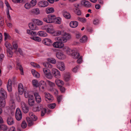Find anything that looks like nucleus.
I'll list each match as a JSON object with an SVG mask.
<instances>
[{"label":"nucleus","mask_w":131,"mask_h":131,"mask_svg":"<svg viewBox=\"0 0 131 131\" xmlns=\"http://www.w3.org/2000/svg\"><path fill=\"white\" fill-rule=\"evenodd\" d=\"M71 38L70 35L67 33H64L61 36L55 38V40L57 41L53 42V46L55 48L61 49L64 46V43L66 42Z\"/></svg>","instance_id":"nucleus-1"},{"label":"nucleus","mask_w":131,"mask_h":131,"mask_svg":"<svg viewBox=\"0 0 131 131\" xmlns=\"http://www.w3.org/2000/svg\"><path fill=\"white\" fill-rule=\"evenodd\" d=\"M15 117L16 119L18 121H20L22 118V114L19 108H17L16 111Z\"/></svg>","instance_id":"nucleus-2"},{"label":"nucleus","mask_w":131,"mask_h":131,"mask_svg":"<svg viewBox=\"0 0 131 131\" xmlns=\"http://www.w3.org/2000/svg\"><path fill=\"white\" fill-rule=\"evenodd\" d=\"M43 73L47 78L49 79H51L52 78V76L49 70H48L47 68H43Z\"/></svg>","instance_id":"nucleus-3"},{"label":"nucleus","mask_w":131,"mask_h":131,"mask_svg":"<svg viewBox=\"0 0 131 131\" xmlns=\"http://www.w3.org/2000/svg\"><path fill=\"white\" fill-rule=\"evenodd\" d=\"M51 73L56 78H60L61 75L59 71L57 69L53 68L52 69Z\"/></svg>","instance_id":"nucleus-4"},{"label":"nucleus","mask_w":131,"mask_h":131,"mask_svg":"<svg viewBox=\"0 0 131 131\" xmlns=\"http://www.w3.org/2000/svg\"><path fill=\"white\" fill-rule=\"evenodd\" d=\"M45 100L48 102H52L53 100V96L50 94L45 93Z\"/></svg>","instance_id":"nucleus-5"},{"label":"nucleus","mask_w":131,"mask_h":131,"mask_svg":"<svg viewBox=\"0 0 131 131\" xmlns=\"http://www.w3.org/2000/svg\"><path fill=\"white\" fill-rule=\"evenodd\" d=\"M38 86L39 90L41 91H43L46 86V82L43 80L41 81L39 83Z\"/></svg>","instance_id":"nucleus-6"},{"label":"nucleus","mask_w":131,"mask_h":131,"mask_svg":"<svg viewBox=\"0 0 131 131\" xmlns=\"http://www.w3.org/2000/svg\"><path fill=\"white\" fill-rule=\"evenodd\" d=\"M56 66L57 68L61 71H63L65 69L64 63L62 62H58Z\"/></svg>","instance_id":"nucleus-7"},{"label":"nucleus","mask_w":131,"mask_h":131,"mask_svg":"<svg viewBox=\"0 0 131 131\" xmlns=\"http://www.w3.org/2000/svg\"><path fill=\"white\" fill-rule=\"evenodd\" d=\"M28 103L29 105L32 106L35 104L34 99L32 95H29L28 97Z\"/></svg>","instance_id":"nucleus-8"},{"label":"nucleus","mask_w":131,"mask_h":131,"mask_svg":"<svg viewBox=\"0 0 131 131\" xmlns=\"http://www.w3.org/2000/svg\"><path fill=\"white\" fill-rule=\"evenodd\" d=\"M57 57L59 59L63 60L66 58V56L62 52H58L56 54Z\"/></svg>","instance_id":"nucleus-9"},{"label":"nucleus","mask_w":131,"mask_h":131,"mask_svg":"<svg viewBox=\"0 0 131 131\" xmlns=\"http://www.w3.org/2000/svg\"><path fill=\"white\" fill-rule=\"evenodd\" d=\"M49 4L48 2L45 1L43 0L39 1L38 3L39 6L41 7H44L47 6Z\"/></svg>","instance_id":"nucleus-10"},{"label":"nucleus","mask_w":131,"mask_h":131,"mask_svg":"<svg viewBox=\"0 0 131 131\" xmlns=\"http://www.w3.org/2000/svg\"><path fill=\"white\" fill-rule=\"evenodd\" d=\"M34 95L36 102L38 103L41 102V99L38 92H35L34 93Z\"/></svg>","instance_id":"nucleus-11"},{"label":"nucleus","mask_w":131,"mask_h":131,"mask_svg":"<svg viewBox=\"0 0 131 131\" xmlns=\"http://www.w3.org/2000/svg\"><path fill=\"white\" fill-rule=\"evenodd\" d=\"M24 87L22 84L20 83L18 85V90L19 94L21 95L23 93L24 91Z\"/></svg>","instance_id":"nucleus-12"},{"label":"nucleus","mask_w":131,"mask_h":131,"mask_svg":"<svg viewBox=\"0 0 131 131\" xmlns=\"http://www.w3.org/2000/svg\"><path fill=\"white\" fill-rule=\"evenodd\" d=\"M78 23L76 21H72L70 23V26L72 28H75L78 25Z\"/></svg>","instance_id":"nucleus-13"},{"label":"nucleus","mask_w":131,"mask_h":131,"mask_svg":"<svg viewBox=\"0 0 131 131\" xmlns=\"http://www.w3.org/2000/svg\"><path fill=\"white\" fill-rule=\"evenodd\" d=\"M28 25L30 28L32 30H36L38 29V28L37 26L34 25L32 23H29Z\"/></svg>","instance_id":"nucleus-14"},{"label":"nucleus","mask_w":131,"mask_h":131,"mask_svg":"<svg viewBox=\"0 0 131 131\" xmlns=\"http://www.w3.org/2000/svg\"><path fill=\"white\" fill-rule=\"evenodd\" d=\"M12 82L10 80H9L8 84L7 85V89L8 91L11 92L12 91Z\"/></svg>","instance_id":"nucleus-15"},{"label":"nucleus","mask_w":131,"mask_h":131,"mask_svg":"<svg viewBox=\"0 0 131 131\" xmlns=\"http://www.w3.org/2000/svg\"><path fill=\"white\" fill-rule=\"evenodd\" d=\"M32 21L34 23L38 25H41L43 24V22L42 21L37 19H33Z\"/></svg>","instance_id":"nucleus-16"},{"label":"nucleus","mask_w":131,"mask_h":131,"mask_svg":"<svg viewBox=\"0 0 131 131\" xmlns=\"http://www.w3.org/2000/svg\"><path fill=\"white\" fill-rule=\"evenodd\" d=\"M43 42L45 45L49 46L50 45L52 42L51 39L49 38H46L43 40Z\"/></svg>","instance_id":"nucleus-17"},{"label":"nucleus","mask_w":131,"mask_h":131,"mask_svg":"<svg viewBox=\"0 0 131 131\" xmlns=\"http://www.w3.org/2000/svg\"><path fill=\"white\" fill-rule=\"evenodd\" d=\"M81 3L82 5L86 7H90L91 6L90 2L85 0L82 1L81 2Z\"/></svg>","instance_id":"nucleus-18"},{"label":"nucleus","mask_w":131,"mask_h":131,"mask_svg":"<svg viewBox=\"0 0 131 131\" xmlns=\"http://www.w3.org/2000/svg\"><path fill=\"white\" fill-rule=\"evenodd\" d=\"M5 104L6 102L4 98L0 97V107H4L5 106Z\"/></svg>","instance_id":"nucleus-19"},{"label":"nucleus","mask_w":131,"mask_h":131,"mask_svg":"<svg viewBox=\"0 0 131 131\" xmlns=\"http://www.w3.org/2000/svg\"><path fill=\"white\" fill-rule=\"evenodd\" d=\"M7 124L9 125H12L14 123L13 118L11 117H9L7 118Z\"/></svg>","instance_id":"nucleus-20"},{"label":"nucleus","mask_w":131,"mask_h":131,"mask_svg":"<svg viewBox=\"0 0 131 131\" xmlns=\"http://www.w3.org/2000/svg\"><path fill=\"white\" fill-rule=\"evenodd\" d=\"M49 26L46 32L48 33L52 34L54 32V30L53 26L52 25L50 24V25H49Z\"/></svg>","instance_id":"nucleus-21"},{"label":"nucleus","mask_w":131,"mask_h":131,"mask_svg":"<svg viewBox=\"0 0 131 131\" xmlns=\"http://www.w3.org/2000/svg\"><path fill=\"white\" fill-rule=\"evenodd\" d=\"M55 82L57 85L59 87L62 86L64 84L63 81L59 79L56 80Z\"/></svg>","instance_id":"nucleus-22"},{"label":"nucleus","mask_w":131,"mask_h":131,"mask_svg":"<svg viewBox=\"0 0 131 131\" xmlns=\"http://www.w3.org/2000/svg\"><path fill=\"white\" fill-rule=\"evenodd\" d=\"M66 49V52L67 54L71 56L72 53L74 52V50H72L68 47H66L65 48Z\"/></svg>","instance_id":"nucleus-23"},{"label":"nucleus","mask_w":131,"mask_h":131,"mask_svg":"<svg viewBox=\"0 0 131 131\" xmlns=\"http://www.w3.org/2000/svg\"><path fill=\"white\" fill-rule=\"evenodd\" d=\"M26 119L28 126H31L33 125V120L29 117H27Z\"/></svg>","instance_id":"nucleus-24"},{"label":"nucleus","mask_w":131,"mask_h":131,"mask_svg":"<svg viewBox=\"0 0 131 131\" xmlns=\"http://www.w3.org/2000/svg\"><path fill=\"white\" fill-rule=\"evenodd\" d=\"M17 68L19 69L20 71L21 74L22 75H24V72L23 69L20 64L18 62H17Z\"/></svg>","instance_id":"nucleus-25"},{"label":"nucleus","mask_w":131,"mask_h":131,"mask_svg":"<svg viewBox=\"0 0 131 131\" xmlns=\"http://www.w3.org/2000/svg\"><path fill=\"white\" fill-rule=\"evenodd\" d=\"M54 11V9L53 7H48L46 9V12L47 14L53 13Z\"/></svg>","instance_id":"nucleus-26"},{"label":"nucleus","mask_w":131,"mask_h":131,"mask_svg":"<svg viewBox=\"0 0 131 131\" xmlns=\"http://www.w3.org/2000/svg\"><path fill=\"white\" fill-rule=\"evenodd\" d=\"M0 93L1 95L2 96L3 98L6 97L7 96L6 92V91L2 88L1 89Z\"/></svg>","instance_id":"nucleus-27"},{"label":"nucleus","mask_w":131,"mask_h":131,"mask_svg":"<svg viewBox=\"0 0 131 131\" xmlns=\"http://www.w3.org/2000/svg\"><path fill=\"white\" fill-rule=\"evenodd\" d=\"M31 73L34 76L37 78H39L40 77L39 74L37 71L34 69L31 70Z\"/></svg>","instance_id":"nucleus-28"},{"label":"nucleus","mask_w":131,"mask_h":131,"mask_svg":"<svg viewBox=\"0 0 131 131\" xmlns=\"http://www.w3.org/2000/svg\"><path fill=\"white\" fill-rule=\"evenodd\" d=\"M38 34L39 36L43 37H46L48 35L45 32L41 31L38 32Z\"/></svg>","instance_id":"nucleus-29"},{"label":"nucleus","mask_w":131,"mask_h":131,"mask_svg":"<svg viewBox=\"0 0 131 131\" xmlns=\"http://www.w3.org/2000/svg\"><path fill=\"white\" fill-rule=\"evenodd\" d=\"M73 58L75 59H77L80 56V54L79 52H74L71 55Z\"/></svg>","instance_id":"nucleus-30"},{"label":"nucleus","mask_w":131,"mask_h":131,"mask_svg":"<svg viewBox=\"0 0 131 131\" xmlns=\"http://www.w3.org/2000/svg\"><path fill=\"white\" fill-rule=\"evenodd\" d=\"M30 38L31 39L37 42H40L41 41V39L39 37H38L31 36L30 37Z\"/></svg>","instance_id":"nucleus-31"},{"label":"nucleus","mask_w":131,"mask_h":131,"mask_svg":"<svg viewBox=\"0 0 131 131\" xmlns=\"http://www.w3.org/2000/svg\"><path fill=\"white\" fill-rule=\"evenodd\" d=\"M63 15L67 19H70L71 17L70 14L67 12H65L63 13Z\"/></svg>","instance_id":"nucleus-32"},{"label":"nucleus","mask_w":131,"mask_h":131,"mask_svg":"<svg viewBox=\"0 0 131 131\" xmlns=\"http://www.w3.org/2000/svg\"><path fill=\"white\" fill-rule=\"evenodd\" d=\"M47 60L49 62L53 64H55L56 63V59L53 58H48L47 59Z\"/></svg>","instance_id":"nucleus-33"},{"label":"nucleus","mask_w":131,"mask_h":131,"mask_svg":"<svg viewBox=\"0 0 131 131\" xmlns=\"http://www.w3.org/2000/svg\"><path fill=\"white\" fill-rule=\"evenodd\" d=\"M29 115L31 118V119L33 121H36L37 119V117L35 116L32 112H30L29 113Z\"/></svg>","instance_id":"nucleus-34"},{"label":"nucleus","mask_w":131,"mask_h":131,"mask_svg":"<svg viewBox=\"0 0 131 131\" xmlns=\"http://www.w3.org/2000/svg\"><path fill=\"white\" fill-rule=\"evenodd\" d=\"M61 34V32L60 30L54 31V32L52 34L54 36H60Z\"/></svg>","instance_id":"nucleus-35"},{"label":"nucleus","mask_w":131,"mask_h":131,"mask_svg":"<svg viewBox=\"0 0 131 131\" xmlns=\"http://www.w3.org/2000/svg\"><path fill=\"white\" fill-rule=\"evenodd\" d=\"M27 33L31 36H36L37 33L36 32L32 31L29 29H28L27 30Z\"/></svg>","instance_id":"nucleus-36"},{"label":"nucleus","mask_w":131,"mask_h":131,"mask_svg":"<svg viewBox=\"0 0 131 131\" xmlns=\"http://www.w3.org/2000/svg\"><path fill=\"white\" fill-rule=\"evenodd\" d=\"M49 16L50 19V23H54V19L56 18V16L53 15H49Z\"/></svg>","instance_id":"nucleus-37"},{"label":"nucleus","mask_w":131,"mask_h":131,"mask_svg":"<svg viewBox=\"0 0 131 131\" xmlns=\"http://www.w3.org/2000/svg\"><path fill=\"white\" fill-rule=\"evenodd\" d=\"M42 109L39 106H35L33 107L32 110L33 111L36 112L37 111H39Z\"/></svg>","instance_id":"nucleus-38"},{"label":"nucleus","mask_w":131,"mask_h":131,"mask_svg":"<svg viewBox=\"0 0 131 131\" xmlns=\"http://www.w3.org/2000/svg\"><path fill=\"white\" fill-rule=\"evenodd\" d=\"M33 85L34 87H37L38 86V82L36 80H33L32 82Z\"/></svg>","instance_id":"nucleus-39"},{"label":"nucleus","mask_w":131,"mask_h":131,"mask_svg":"<svg viewBox=\"0 0 131 131\" xmlns=\"http://www.w3.org/2000/svg\"><path fill=\"white\" fill-rule=\"evenodd\" d=\"M87 37L85 35L83 36L80 40V41L81 42H85L87 41Z\"/></svg>","instance_id":"nucleus-40"},{"label":"nucleus","mask_w":131,"mask_h":131,"mask_svg":"<svg viewBox=\"0 0 131 131\" xmlns=\"http://www.w3.org/2000/svg\"><path fill=\"white\" fill-rule=\"evenodd\" d=\"M7 127V126L5 125H0V129L1 130H6Z\"/></svg>","instance_id":"nucleus-41"},{"label":"nucleus","mask_w":131,"mask_h":131,"mask_svg":"<svg viewBox=\"0 0 131 131\" xmlns=\"http://www.w3.org/2000/svg\"><path fill=\"white\" fill-rule=\"evenodd\" d=\"M61 23V18L59 17H56L54 19V23L56 24H60Z\"/></svg>","instance_id":"nucleus-42"},{"label":"nucleus","mask_w":131,"mask_h":131,"mask_svg":"<svg viewBox=\"0 0 131 131\" xmlns=\"http://www.w3.org/2000/svg\"><path fill=\"white\" fill-rule=\"evenodd\" d=\"M5 46L8 49L10 50H12L13 49L11 45L10 44L9 42H5Z\"/></svg>","instance_id":"nucleus-43"},{"label":"nucleus","mask_w":131,"mask_h":131,"mask_svg":"<svg viewBox=\"0 0 131 131\" xmlns=\"http://www.w3.org/2000/svg\"><path fill=\"white\" fill-rule=\"evenodd\" d=\"M78 21L83 23H85L86 22V20L85 18H81L79 17L78 18Z\"/></svg>","instance_id":"nucleus-44"},{"label":"nucleus","mask_w":131,"mask_h":131,"mask_svg":"<svg viewBox=\"0 0 131 131\" xmlns=\"http://www.w3.org/2000/svg\"><path fill=\"white\" fill-rule=\"evenodd\" d=\"M4 34L5 37L4 40L5 41H6V39H11V37L8 34L5 32Z\"/></svg>","instance_id":"nucleus-45"},{"label":"nucleus","mask_w":131,"mask_h":131,"mask_svg":"<svg viewBox=\"0 0 131 131\" xmlns=\"http://www.w3.org/2000/svg\"><path fill=\"white\" fill-rule=\"evenodd\" d=\"M56 106V104L55 103H52L49 104L48 105V107L51 109H53Z\"/></svg>","instance_id":"nucleus-46"},{"label":"nucleus","mask_w":131,"mask_h":131,"mask_svg":"<svg viewBox=\"0 0 131 131\" xmlns=\"http://www.w3.org/2000/svg\"><path fill=\"white\" fill-rule=\"evenodd\" d=\"M70 77L69 73H68L67 75H66L64 77L65 81L66 82L68 81L69 80Z\"/></svg>","instance_id":"nucleus-47"},{"label":"nucleus","mask_w":131,"mask_h":131,"mask_svg":"<svg viewBox=\"0 0 131 131\" xmlns=\"http://www.w3.org/2000/svg\"><path fill=\"white\" fill-rule=\"evenodd\" d=\"M49 15H48L47 17L43 18V20L47 23H51Z\"/></svg>","instance_id":"nucleus-48"},{"label":"nucleus","mask_w":131,"mask_h":131,"mask_svg":"<svg viewBox=\"0 0 131 131\" xmlns=\"http://www.w3.org/2000/svg\"><path fill=\"white\" fill-rule=\"evenodd\" d=\"M49 25H50V24L44 25L41 27V29L42 30H45L46 31L48 27H49Z\"/></svg>","instance_id":"nucleus-49"},{"label":"nucleus","mask_w":131,"mask_h":131,"mask_svg":"<svg viewBox=\"0 0 131 131\" xmlns=\"http://www.w3.org/2000/svg\"><path fill=\"white\" fill-rule=\"evenodd\" d=\"M33 12L34 14L36 15L39 14L40 13L39 10L38 8H36L33 9Z\"/></svg>","instance_id":"nucleus-50"},{"label":"nucleus","mask_w":131,"mask_h":131,"mask_svg":"<svg viewBox=\"0 0 131 131\" xmlns=\"http://www.w3.org/2000/svg\"><path fill=\"white\" fill-rule=\"evenodd\" d=\"M30 64L32 66L36 68H38L40 67V66L39 64L34 62H31Z\"/></svg>","instance_id":"nucleus-51"},{"label":"nucleus","mask_w":131,"mask_h":131,"mask_svg":"<svg viewBox=\"0 0 131 131\" xmlns=\"http://www.w3.org/2000/svg\"><path fill=\"white\" fill-rule=\"evenodd\" d=\"M74 12L75 14L78 15H80L81 14V11L78 9L76 8Z\"/></svg>","instance_id":"nucleus-52"},{"label":"nucleus","mask_w":131,"mask_h":131,"mask_svg":"<svg viewBox=\"0 0 131 131\" xmlns=\"http://www.w3.org/2000/svg\"><path fill=\"white\" fill-rule=\"evenodd\" d=\"M36 0H32L30 2V4H31V7H33L35 6L36 4Z\"/></svg>","instance_id":"nucleus-53"},{"label":"nucleus","mask_w":131,"mask_h":131,"mask_svg":"<svg viewBox=\"0 0 131 131\" xmlns=\"http://www.w3.org/2000/svg\"><path fill=\"white\" fill-rule=\"evenodd\" d=\"M42 110L41 111V116H44L45 114L46 113V108H43L42 109H41Z\"/></svg>","instance_id":"nucleus-54"},{"label":"nucleus","mask_w":131,"mask_h":131,"mask_svg":"<svg viewBox=\"0 0 131 131\" xmlns=\"http://www.w3.org/2000/svg\"><path fill=\"white\" fill-rule=\"evenodd\" d=\"M57 100L58 104H60V102L62 99V96H58L57 97Z\"/></svg>","instance_id":"nucleus-55"},{"label":"nucleus","mask_w":131,"mask_h":131,"mask_svg":"<svg viewBox=\"0 0 131 131\" xmlns=\"http://www.w3.org/2000/svg\"><path fill=\"white\" fill-rule=\"evenodd\" d=\"M47 82L50 87H52L54 86V83L49 80H47Z\"/></svg>","instance_id":"nucleus-56"},{"label":"nucleus","mask_w":131,"mask_h":131,"mask_svg":"<svg viewBox=\"0 0 131 131\" xmlns=\"http://www.w3.org/2000/svg\"><path fill=\"white\" fill-rule=\"evenodd\" d=\"M31 7V4H30V3H27L25 4V8L27 9H29Z\"/></svg>","instance_id":"nucleus-57"},{"label":"nucleus","mask_w":131,"mask_h":131,"mask_svg":"<svg viewBox=\"0 0 131 131\" xmlns=\"http://www.w3.org/2000/svg\"><path fill=\"white\" fill-rule=\"evenodd\" d=\"M94 24L97 25L99 23V20L97 19H95L93 21Z\"/></svg>","instance_id":"nucleus-58"},{"label":"nucleus","mask_w":131,"mask_h":131,"mask_svg":"<svg viewBox=\"0 0 131 131\" xmlns=\"http://www.w3.org/2000/svg\"><path fill=\"white\" fill-rule=\"evenodd\" d=\"M5 3L6 6L7 7V9L11 10V8L10 6V5L9 4V3H8V2L6 1L5 2Z\"/></svg>","instance_id":"nucleus-59"},{"label":"nucleus","mask_w":131,"mask_h":131,"mask_svg":"<svg viewBox=\"0 0 131 131\" xmlns=\"http://www.w3.org/2000/svg\"><path fill=\"white\" fill-rule=\"evenodd\" d=\"M0 24L1 26L2 27L3 26L4 24V21L3 18L1 17L0 19Z\"/></svg>","instance_id":"nucleus-60"},{"label":"nucleus","mask_w":131,"mask_h":131,"mask_svg":"<svg viewBox=\"0 0 131 131\" xmlns=\"http://www.w3.org/2000/svg\"><path fill=\"white\" fill-rule=\"evenodd\" d=\"M82 62V57L81 56L77 61V62L78 63L80 64Z\"/></svg>","instance_id":"nucleus-61"},{"label":"nucleus","mask_w":131,"mask_h":131,"mask_svg":"<svg viewBox=\"0 0 131 131\" xmlns=\"http://www.w3.org/2000/svg\"><path fill=\"white\" fill-rule=\"evenodd\" d=\"M15 53L16 54H18V53L20 54L21 55L22 54V52L21 50L19 48L18 50H16L15 51Z\"/></svg>","instance_id":"nucleus-62"},{"label":"nucleus","mask_w":131,"mask_h":131,"mask_svg":"<svg viewBox=\"0 0 131 131\" xmlns=\"http://www.w3.org/2000/svg\"><path fill=\"white\" fill-rule=\"evenodd\" d=\"M14 3H21L23 2V0H12Z\"/></svg>","instance_id":"nucleus-63"},{"label":"nucleus","mask_w":131,"mask_h":131,"mask_svg":"<svg viewBox=\"0 0 131 131\" xmlns=\"http://www.w3.org/2000/svg\"><path fill=\"white\" fill-rule=\"evenodd\" d=\"M10 105L12 109H14L15 107V104L14 102H13L12 103H11Z\"/></svg>","instance_id":"nucleus-64"}]
</instances>
